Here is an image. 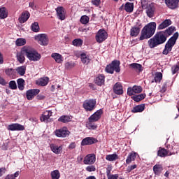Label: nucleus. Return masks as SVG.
I'll use <instances>...</instances> for the list:
<instances>
[{
	"instance_id": "nucleus-1",
	"label": "nucleus",
	"mask_w": 179,
	"mask_h": 179,
	"mask_svg": "<svg viewBox=\"0 0 179 179\" xmlns=\"http://www.w3.org/2000/svg\"><path fill=\"white\" fill-rule=\"evenodd\" d=\"M155 33H156V22H152L148 23L141 30L139 37L140 41L148 40L150 38V37H153Z\"/></svg>"
},
{
	"instance_id": "nucleus-2",
	"label": "nucleus",
	"mask_w": 179,
	"mask_h": 179,
	"mask_svg": "<svg viewBox=\"0 0 179 179\" xmlns=\"http://www.w3.org/2000/svg\"><path fill=\"white\" fill-rule=\"evenodd\" d=\"M168 36L164 31H160L157 33L152 38L148 40V43L150 48H155L160 44H164L167 40Z\"/></svg>"
},
{
	"instance_id": "nucleus-3",
	"label": "nucleus",
	"mask_w": 179,
	"mask_h": 179,
	"mask_svg": "<svg viewBox=\"0 0 179 179\" xmlns=\"http://www.w3.org/2000/svg\"><path fill=\"white\" fill-rule=\"evenodd\" d=\"M103 110L100 109L94 112L93 115H91L88 118V121L86 122V127L89 130H96L97 129V125L94 123L98 122L100 118H101Z\"/></svg>"
},
{
	"instance_id": "nucleus-4",
	"label": "nucleus",
	"mask_w": 179,
	"mask_h": 179,
	"mask_svg": "<svg viewBox=\"0 0 179 179\" xmlns=\"http://www.w3.org/2000/svg\"><path fill=\"white\" fill-rule=\"evenodd\" d=\"M22 52L26 55L27 58H28L29 61L36 62L41 59V55L38 53L34 48L30 46H24L22 48Z\"/></svg>"
},
{
	"instance_id": "nucleus-5",
	"label": "nucleus",
	"mask_w": 179,
	"mask_h": 179,
	"mask_svg": "<svg viewBox=\"0 0 179 179\" xmlns=\"http://www.w3.org/2000/svg\"><path fill=\"white\" fill-rule=\"evenodd\" d=\"M178 38V32H176L173 34L172 37H171L167 43L165 45V48L162 52L164 55H167L171 50H173V47L176 45V43L177 42V39Z\"/></svg>"
},
{
	"instance_id": "nucleus-6",
	"label": "nucleus",
	"mask_w": 179,
	"mask_h": 179,
	"mask_svg": "<svg viewBox=\"0 0 179 179\" xmlns=\"http://www.w3.org/2000/svg\"><path fill=\"white\" fill-rule=\"evenodd\" d=\"M120 62L118 60H113L111 64H108L106 67V72L108 73L113 74L114 71L117 73L120 72L121 69H120Z\"/></svg>"
},
{
	"instance_id": "nucleus-7",
	"label": "nucleus",
	"mask_w": 179,
	"mask_h": 179,
	"mask_svg": "<svg viewBox=\"0 0 179 179\" xmlns=\"http://www.w3.org/2000/svg\"><path fill=\"white\" fill-rule=\"evenodd\" d=\"M97 101L96 99H90L85 100L83 103V108L86 112H92L96 108V104Z\"/></svg>"
},
{
	"instance_id": "nucleus-8",
	"label": "nucleus",
	"mask_w": 179,
	"mask_h": 179,
	"mask_svg": "<svg viewBox=\"0 0 179 179\" xmlns=\"http://www.w3.org/2000/svg\"><path fill=\"white\" fill-rule=\"evenodd\" d=\"M108 34H107V31L104 29H99L96 35V41L98 43H103V41H105V40H107Z\"/></svg>"
},
{
	"instance_id": "nucleus-9",
	"label": "nucleus",
	"mask_w": 179,
	"mask_h": 179,
	"mask_svg": "<svg viewBox=\"0 0 179 179\" xmlns=\"http://www.w3.org/2000/svg\"><path fill=\"white\" fill-rule=\"evenodd\" d=\"M34 38L41 45H47L48 44V36L45 34H38L35 36Z\"/></svg>"
},
{
	"instance_id": "nucleus-10",
	"label": "nucleus",
	"mask_w": 179,
	"mask_h": 179,
	"mask_svg": "<svg viewBox=\"0 0 179 179\" xmlns=\"http://www.w3.org/2000/svg\"><path fill=\"white\" fill-rule=\"evenodd\" d=\"M7 129L10 131H22L25 127L20 123H12L7 127Z\"/></svg>"
},
{
	"instance_id": "nucleus-11",
	"label": "nucleus",
	"mask_w": 179,
	"mask_h": 179,
	"mask_svg": "<svg viewBox=\"0 0 179 179\" xmlns=\"http://www.w3.org/2000/svg\"><path fill=\"white\" fill-rule=\"evenodd\" d=\"M55 134L58 138H66L70 134V131L67 129L66 127H63L59 129H56Z\"/></svg>"
},
{
	"instance_id": "nucleus-12",
	"label": "nucleus",
	"mask_w": 179,
	"mask_h": 179,
	"mask_svg": "<svg viewBox=\"0 0 179 179\" xmlns=\"http://www.w3.org/2000/svg\"><path fill=\"white\" fill-rule=\"evenodd\" d=\"M166 152L168 153V156L175 155L176 154H178V152L179 150V146L178 145H166Z\"/></svg>"
},
{
	"instance_id": "nucleus-13",
	"label": "nucleus",
	"mask_w": 179,
	"mask_h": 179,
	"mask_svg": "<svg viewBox=\"0 0 179 179\" xmlns=\"http://www.w3.org/2000/svg\"><path fill=\"white\" fill-rule=\"evenodd\" d=\"M57 12V16L59 20H65L66 17V12L65 11V8L62 6H59L55 9Z\"/></svg>"
},
{
	"instance_id": "nucleus-14",
	"label": "nucleus",
	"mask_w": 179,
	"mask_h": 179,
	"mask_svg": "<svg viewBox=\"0 0 179 179\" xmlns=\"http://www.w3.org/2000/svg\"><path fill=\"white\" fill-rule=\"evenodd\" d=\"M98 142L99 141L96 138H94L93 137H86L82 141L81 145L85 146L88 145H92Z\"/></svg>"
},
{
	"instance_id": "nucleus-15",
	"label": "nucleus",
	"mask_w": 179,
	"mask_h": 179,
	"mask_svg": "<svg viewBox=\"0 0 179 179\" xmlns=\"http://www.w3.org/2000/svg\"><path fill=\"white\" fill-rule=\"evenodd\" d=\"M96 162V157L94 155H88L85 157L84 164L86 165L94 164Z\"/></svg>"
},
{
	"instance_id": "nucleus-16",
	"label": "nucleus",
	"mask_w": 179,
	"mask_h": 179,
	"mask_svg": "<svg viewBox=\"0 0 179 179\" xmlns=\"http://www.w3.org/2000/svg\"><path fill=\"white\" fill-rule=\"evenodd\" d=\"M62 145L58 146L57 145L54 143L50 144V150L56 155L62 153Z\"/></svg>"
},
{
	"instance_id": "nucleus-17",
	"label": "nucleus",
	"mask_w": 179,
	"mask_h": 179,
	"mask_svg": "<svg viewBox=\"0 0 179 179\" xmlns=\"http://www.w3.org/2000/svg\"><path fill=\"white\" fill-rule=\"evenodd\" d=\"M179 0H165V3L170 8V9H176L178 8Z\"/></svg>"
},
{
	"instance_id": "nucleus-18",
	"label": "nucleus",
	"mask_w": 179,
	"mask_h": 179,
	"mask_svg": "<svg viewBox=\"0 0 179 179\" xmlns=\"http://www.w3.org/2000/svg\"><path fill=\"white\" fill-rule=\"evenodd\" d=\"M51 116H52V112L51 110H45L41 117V121L47 123Z\"/></svg>"
},
{
	"instance_id": "nucleus-19",
	"label": "nucleus",
	"mask_w": 179,
	"mask_h": 179,
	"mask_svg": "<svg viewBox=\"0 0 179 179\" xmlns=\"http://www.w3.org/2000/svg\"><path fill=\"white\" fill-rule=\"evenodd\" d=\"M141 33V27L134 26L130 29V36L131 37H138V35Z\"/></svg>"
},
{
	"instance_id": "nucleus-20",
	"label": "nucleus",
	"mask_w": 179,
	"mask_h": 179,
	"mask_svg": "<svg viewBox=\"0 0 179 179\" xmlns=\"http://www.w3.org/2000/svg\"><path fill=\"white\" fill-rule=\"evenodd\" d=\"M51 57L55 59L57 64H62V62H64V57L59 53H52Z\"/></svg>"
},
{
	"instance_id": "nucleus-21",
	"label": "nucleus",
	"mask_w": 179,
	"mask_h": 179,
	"mask_svg": "<svg viewBox=\"0 0 179 179\" xmlns=\"http://www.w3.org/2000/svg\"><path fill=\"white\" fill-rule=\"evenodd\" d=\"M48 82H50V78H48V77H43L36 80V85H38V86H47Z\"/></svg>"
},
{
	"instance_id": "nucleus-22",
	"label": "nucleus",
	"mask_w": 179,
	"mask_h": 179,
	"mask_svg": "<svg viewBox=\"0 0 179 179\" xmlns=\"http://www.w3.org/2000/svg\"><path fill=\"white\" fill-rule=\"evenodd\" d=\"M163 170H164V169H163V166L162 164H156L153 166V172H154L155 175H156L157 176H159L161 175Z\"/></svg>"
},
{
	"instance_id": "nucleus-23",
	"label": "nucleus",
	"mask_w": 179,
	"mask_h": 179,
	"mask_svg": "<svg viewBox=\"0 0 179 179\" xmlns=\"http://www.w3.org/2000/svg\"><path fill=\"white\" fill-rule=\"evenodd\" d=\"M29 17H30V13L28 11H24L22 13L20 17H19L20 23H24L29 20Z\"/></svg>"
},
{
	"instance_id": "nucleus-24",
	"label": "nucleus",
	"mask_w": 179,
	"mask_h": 179,
	"mask_svg": "<svg viewBox=\"0 0 179 179\" xmlns=\"http://www.w3.org/2000/svg\"><path fill=\"white\" fill-rule=\"evenodd\" d=\"M40 90H27V99L32 100L35 96L38 94Z\"/></svg>"
},
{
	"instance_id": "nucleus-25",
	"label": "nucleus",
	"mask_w": 179,
	"mask_h": 179,
	"mask_svg": "<svg viewBox=\"0 0 179 179\" xmlns=\"http://www.w3.org/2000/svg\"><path fill=\"white\" fill-rule=\"evenodd\" d=\"M143 110H145V104H141L134 107L133 110H131V113H142L143 112Z\"/></svg>"
},
{
	"instance_id": "nucleus-26",
	"label": "nucleus",
	"mask_w": 179,
	"mask_h": 179,
	"mask_svg": "<svg viewBox=\"0 0 179 179\" xmlns=\"http://www.w3.org/2000/svg\"><path fill=\"white\" fill-rule=\"evenodd\" d=\"M146 13L148 17H153V15H155V7L152 5L146 7Z\"/></svg>"
},
{
	"instance_id": "nucleus-27",
	"label": "nucleus",
	"mask_w": 179,
	"mask_h": 179,
	"mask_svg": "<svg viewBox=\"0 0 179 179\" xmlns=\"http://www.w3.org/2000/svg\"><path fill=\"white\" fill-rule=\"evenodd\" d=\"M136 157V153L131 152L127 158L126 166H127V164H130L132 162L135 161Z\"/></svg>"
},
{
	"instance_id": "nucleus-28",
	"label": "nucleus",
	"mask_w": 179,
	"mask_h": 179,
	"mask_svg": "<svg viewBox=\"0 0 179 179\" xmlns=\"http://www.w3.org/2000/svg\"><path fill=\"white\" fill-rule=\"evenodd\" d=\"M171 24V20H165L162 23H161L159 27V30H163V29H166V27H169Z\"/></svg>"
},
{
	"instance_id": "nucleus-29",
	"label": "nucleus",
	"mask_w": 179,
	"mask_h": 179,
	"mask_svg": "<svg viewBox=\"0 0 179 179\" xmlns=\"http://www.w3.org/2000/svg\"><path fill=\"white\" fill-rule=\"evenodd\" d=\"M124 10L128 13L134 12V3L127 2L124 5Z\"/></svg>"
},
{
	"instance_id": "nucleus-30",
	"label": "nucleus",
	"mask_w": 179,
	"mask_h": 179,
	"mask_svg": "<svg viewBox=\"0 0 179 179\" xmlns=\"http://www.w3.org/2000/svg\"><path fill=\"white\" fill-rule=\"evenodd\" d=\"M104 79L105 77L103 75H99L95 79V83L98 86H101L102 85H104Z\"/></svg>"
},
{
	"instance_id": "nucleus-31",
	"label": "nucleus",
	"mask_w": 179,
	"mask_h": 179,
	"mask_svg": "<svg viewBox=\"0 0 179 179\" xmlns=\"http://www.w3.org/2000/svg\"><path fill=\"white\" fill-rule=\"evenodd\" d=\"M8 9L5 7L0 8V19H6L8 17Z\"/></svg>"
},
{
	"instance_id": "nucleus-32",
	"label": "nucleus",
	"mask_w": 179,
	"mask_h": 179,
	"mask_svg": "<svg viewBox=\"0 0 179 179\" xmlns=\"http://www.w3.org/2000/svg\"><path fill=\"white\" fill-rule=\"evenodd\" d=\"M157 156L159 157H166L169 156L167 153V150L165 148H159V150L157 151Z\"/></svg>"
},
{
	"instance_id": "nucleus-33",
	"label": "nucleus",
	"mask_w": 179,
	"mask_h": 179,
	"mask_svg": "<svg viewBox=\"0 0 179 179\" xmlns=\"http://www.w3.org/2000/svg\"><path fill=\"white\" fill-rule=\"evenodd\" d=\"M145 97H146V94L143 93V94H138V95H134L131 98L135 101L139 102L141 100L144 99Z\"/></svg>"
},
{
	"instance_id": "nucleus-34",
	"label": "nucleus",
	"mask_w": 179,
	"mask_h": 179,
	"mask_svg": "<svg viewBox=\"0 0 179 179\" xmlns=\"http://www.w3.org/2000/svg\"><path fill=\"white\" fill-rule=\"evenodd\" d=\"M80 58L83 64H85V65H87V64L90 62V58L85 53L80 55Z\"/></svg>"
},
{
	"instance_id": "nucleus-35",
	"label": "nucleus",
	"mask_w": 179,
	"mask_h": 179,
	"mask_svg": "<svg viewBox=\"0 0 179 179\" xmlns=\"http://www.w3.org/2000/svg\"><path fill=\"white\" fill-rule=\"evenodd\" d=\"M106 159L108 162H115L118 159V155L116 154L108 155L106 157Z\"/></svg>"
},
{
	"instance_id": "nucleus-36",
	"label": "nucleus",
	"mask_w": 179,
	"mask_h": 179,
	"mask_svg": "<svg viewBox=\"0 0 179 179\" xmlns=\"http://www.w3.org/2000/svg\"><path fill=\"white\" fill-rule=\"evenodd\" d=\"M61 174L59 170H54L51 172L52 179H59Z\"/></svg>"
},
{
	"instance_id": "nucleus-37",
	"label": "nucleus",
	"mask_w": 179,
	"mask_h": 179,
	"mask_svg": "<svg viewBox=\"0 0 179 179\" xmlns=\"http://www.w3.org/2000/svg\"><path fill=\"white\" fill-rule=\"evenodd\" d=\"M70 120H71V118L69 115H62L58 119V121L62 123L69 122Z\"/></svg>"
},
{
	"instance_id": "nucleus-38",
	"label": "nucleus",
	"mask_w": 179,
	"mask_h": 179,
	"mask_svg": "<svg viewBox=\"0 0 179 179\" xmlns=\"http://www.w3.org/2000/svg\"><path fill=\"white\" fill-rule=\"evenodd\" d=\"M17 83L19 90H24V80H23L22 78H20L17 80Z\"/></svg>"
},
{
	"instance_id": "nucleus-39",
	"label": "nucleus",
	"mask_w": 179,
	"mask_h": 179,
	"mask_svg": "<svg viewBox=\"0 0 179 179\" xmlns=\"http://www.w3.org/2000/svg\"><path fill=\"white\" fill-rule=\"evenodd\" d=\"M16 71L17 72V73H19V75H20L21 76H23V75L26 73V66H19L16 69Z\"/></svg>"
},
{
	"instance_id": "nucleus-40",
	"label": "nucleus",
	"mask_w": 179,
	"mask_h": 179,
	"mask_svg": "<svg viewBox=\"0 0 179 179\" xmlns=\"http://www.w3.org/2000/svg\"><path fill=\"white\" fill-rule=\"evenodd\" d=\"M31 29L34 33H38V31H40V26H38V22H34L31 26Z\"/></svg>"
},
{
	"instance_id": "nucleus-41",
	"label": "nucleus",
	"mask_w": 179,
	"mask_h": 179,
	"mask_svg": "<svg viewBox=\"0 0 179 179\" xmlns=\"http://www.w3.org/2000/svg\"><path fill=\"white\" fill-rule=\"evenodd\" d=\"M5 73L8 75V76H15L16 75V70L13 69H6Z\"/></svg>"
},
{
	"instance_id": "nucleus-42",
	"label": "nucleus",
	"mask_w": 179,
	"mask_h": 179,
	"mask_svg": "<svg viewBox=\"0 0 179 179\" xmlns=\"http://www.w3.org/2000/svg\"><path fill=\"white\" fill-rule=\"evenodd\" d=\"M130 66L133 69H136V71H138L139 72H141L142 71V65L138 63H132L130 64Z\"/></svg>"
},
{
	"instance_id": "nucleus-43",
	"label": "nucleus",
	"mask_w": 179,
	"mask_h": 179,
	"mask_svg": "<svg viewBox=\"0 0 179 179\" xmlns=\"http://www.w3.org/2000/svg\"><path fill=\"white\" fill-rule=\"evenodd\" d=\"M15 44L17 47H22V45L26 44V39L22 38H17L15 41Z\"/></svg>"
},
{
	"instance_id": "nucleus-44",
	"label": "nucleus",
	"mask_w": 179,
	"mask_h": 179,
	"mask_svg": "<svg viewBox=\"0 0 179 179\" xmlns=\"http://www.w3.org/2000/svg\"><path fill=\"white\" fill-rule=\"evenodd\" d=\"M17 61H19L20 64H23V62H24V60L26 59L24 58V53L23 52L20 53H17Z\"/></svg>"
},
{
	"instance_id": "nucleus-45",
	"label": "nucleus",
	"mask_w": 179,
	"mask_h": 179,
	"mask_svg": "<svg viewBox=\"0 0 179 179\" xmlns=\"http://www.w3.org/2000/svg\"><path fill=\"white\" fill-rule=\"evenodd\" d=\"M82 44H83V40L80 38L74 39L73 41V45L75 47H80L82 46Z\"/></svg>"
},
{
	"instance_id": "nucleus-46",
	"label": "nucleus",
	"mask_w": 179,
	"mask_h": 179,
	"mask_svg": "<svg viewBox=\"0 0 179 179\" xmlns=\"http://www.w3.org/2000/svg\"><path fill=\"white\" fill-rule=\"evenodd\" d=\"M163 79V74L160 72H157L155 73V82L156 83H160V80Z\"/></svg>"
},
{
	"instance_id": "nucleus-47",
	"label": "nucleus",
	"mask_w": 179,
	"mask_h": 179,
	"mask_svg": "<svg viewBox=\"0 0 179 179\" xmlns=\"http://www.w3.org/2000/svg\"><path fill=\"white\" fill-rule=\"evenodd\" d=\"M20 174V171H17L14 174H8L6 176L5 179H15Z\"/></svg>"
},
{
	"instance_id": "nucleus-48",
	"label": "nucleus",
	"mask_w": 179,
	"mask_h": 179,
	"mask_svg": "<svg viewBox=\"0 0 179 179\" xmlns=\"http://www.w3.org/2000/svg\"><path fill=\"white\" fill-rule=\"evenodd\" d=\"M9 87L12 90H16V89H17V85L16 84V81L15 80L10 81Z\"/></svg>"
},
{
	"instance_id": "nucleus-49",
	"label": "nucleus",
	"mask_w": 179,
	"mask_h": 179,
	"mask_svg": "<svg viewBox=\"0 0 179 179\" xmlns=\"http://www.w3.org/2000/svg\"><path fill=\"white\" fill-rule=\"evenodd\" d=\"M80 22L83 24H87L89 23V17L87 15H83L80 18Z\"/></svg>"
},
{
	"instance_id": "nucleus-50",
	"label": "nucleus",
	"mask_w": 179,
	"mask_h": 179,
	"mask_svg": "<svg viewBox=\"0 0 179 179\" xmlns=\"http://www.w3.org/2000/svg\"><path fill=\"white\" fill-rule=\"evenodd\" d=\"M113 90H124V87H122L121 83H116L113 86Z\"/></svg>"
},
{
	"instance_id": "nucleus-51",
	"label": "nucleus",
	"mask_w": 179,
	"mask_h": 179,
	"mask_svg": "<svg viewBox=\"0 0 179 179\" xmlns=\"http://www.w3.org/2000/svg\"><path fill=\"white\" fill-rule=\"evenodd\" d=\"M75 66V63L73 62H68L65 64V68L66 69H71V68H73Z\"/></svg>"
},
{
	"instance_id": "nucleus-52",
	"label": "nucleus",
	"mask_w": 179,
	"mask_h": 179,
	"mask_svg": "<svg viewBox=\"0 0 179 179\" xmlns=\"http://www.w3.org/2000/svg\"><path fill=\"white\" fill-rule=\"evenodd\" d=\"M174 27H171L168 29H166L164 33H166V35L171 36L173 34V31H174Z\"/></svg>"
},
{
	"instance_id": "nucleus-53",
	"label": "nucleus",
	"mask_w": 179,
	"mask_h": 179,
	"mask_svg": "<svg viewBox=\"0 0 179 179\" xmlns=\"http://www.w3.org/2000/svg\"><path fill=\"white\" fill-rule=\"evenodd\" d=\"M171 71H172L173 75L177 73V72H178L179 71V65L176 64L175 66H173L171 68Z\"/></svg>"
},
{
	"instance_id": "nucleus-54",
	"label": "nucleus",
	"mask_w": 179,
	"mask_h": 179,
	"mask_svg": "<svg viewBox=\"0 0 179 179\" xmlns=\"http://www.w3.org/2000/svg\"><path fill=\"white\" fill-rule=\"evenodd\" d=\"M136 93H141V90H128L127 94L129 96L135 95Z\"/></svg>"
},
{
	"instance_id": "nucleus-55",
	"label": "nucleus",
	"mask_w": 179,
	"mask_h": 179,
	"mask_svg": "<svg viewBox=\"0 0 179 179\" xmlns=\"http://www.w3.org/2000/svg\"><path fill=\"white\" fill-rule=\"evenodd\" d=\"M86 171L88 172H94L96 171V168L94 165L87 166L86 168Z\"/></svg>"
},
{
	"instance_id": "nucleus-56",
	"label": "nucleus",
	"mask_w": 179,
	"mask_h": 179,
	"mask_svg": "<svg viewBox=\"0 0 179 179\" xmlns=\"http://www.w3.org/2000/svg\"><path fill=\"white\" fill-rule=\"evenodd\" d=\"M137 168V165L136 164H133V165H131V166H129L127 167V171L128 173H130L133 170L136 169Z\"/></svg>"
},
{
	"instance_id": "nucleus-57",
	"label": "nucleus",
	"mask_w": 179,
	"mask_h": 179,
	"mask_svg": "<svg viewBox=\"0 0 179 179\" xmlns=\"http://www.w3.org/2000/svg\"><path fill=\"white\" fill-rule=\"evenodd\" d=\"M127 90H142V87L134 85L133 87H128Z\"/></svg>"
},
{
	"instance_id": "nucleus-58",
	"label": "nucleus",
	"mask_w": 179,
	"mask_h": 179,
	"mask_svg": "<svg viewBox=\"0 0 179 179\" xmlns=\"http://www.w3.org/2000/svg\"><path fill=\"white\" fill-rule=\"evenodd\" d=\"M141 6L143 9L148 8V1L146 0H141Z\"/></svg>"
},
{
	"instance_id": "nucleus-59",
	"label": "nucleus",
	"mask_w": 179,
	"mask_h": 179,
	"mask_svg": "<svg viewBox=\"0 0 179 179\" xmlns=\"http://www.w3.org/2000/svg\"><path fill=\"white\" fill-rule=\"evenodd\" d=\"M113 92L117 94V97L118 98L120 95L124 94L123 90H113Z\"/></svg>"
},
{
	"instance_id": "nucleus-60",
	"label": "nucleus",
	"mask_w": 179,
	"mask_h": 179,
	"mask_svg": "<svg viewBox=\"0 0 179 179\" xmlns=\"http://www.w3.org/2000/svg\"><path fill=\"white\" fill-rule=\"evenodd\" d=\"M6 172V168L5 167L0 168V177H2Z\"/></svg>"
},
{
	"instance_id": "nucleus-61",
	"label": "nucleus",
	"mask_w": 179,
	"mask_h": 179,
	"mask_svg": "<svg viewBox=\"0 0 179 179\" xmlns=\"http://www.w3.org/2000/svg\"><path fill=\"white\" fill-rule=\"evenodd\" d=\"M76 148V143L75 142L70 143L68 147L69 150H73V149H75Z\"/></svg>"
},
{
	"instance_id": "nucleus-62",
	"label": "nucleus",
	"mask_w": 179,
	"mask_h": 179,
	"mask_svg": "<svg viewBox=\"0 0 179 179\" xmlns=\"http://www.w3.org/2000/svg\"><path fill=\"white\" fill-rule=\"evenodd\" d=\"M92 5L95 6H99L100 5V0H91Z\"/></svg>"
},
{
	"instance_id": "nucleus-63",
	"label": "nucleus",
	"mask_w": 179,
	"mask_h": 179,
	"mask_svg": "<svg viewBox=\"0 0 179 179\" xmlns=\"http://www.w3.org/2000/svg\"><path fill=\"white\" fill-rule=\"evenodd\" d=\"M119 175L118 174H112L111 176H109L108 179H118Z\"/></svg>"
},
{
	"instance_id": "nucleus-64",
	"label": "nucleus",
	"mask_w": 179,
	"mask_h": 179,
	"mask_svg": "<svg viewBox=\"0 0 179 179\" xmlns=\"http://www.w3.org/2000/svg\"><path fill=\"white\" fill-rule=\"evenodd\" d=\"M45 98V96L44 94H40L36 96V99L38 100H43Z\"/></svg>"
}]
</instances>
